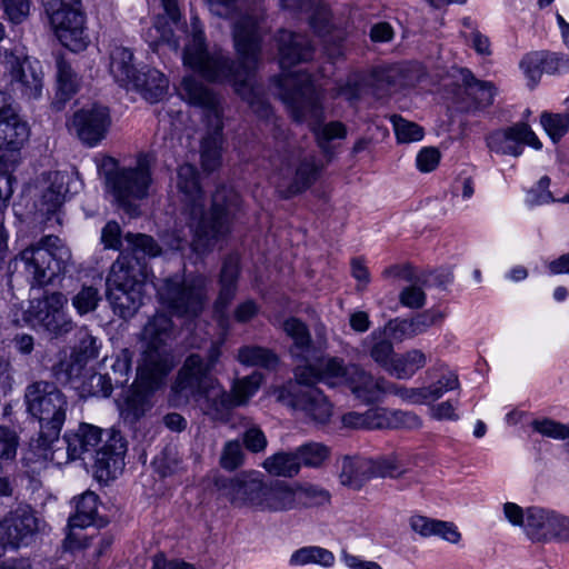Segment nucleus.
Returning a JSON list of instances; mask_svg holds the SVG:
<instances>
[{"mask_svg": "<svg viewBox=\"0 0 569 569\" xmlns=\"http://www.w3.org/2000/svg\"><path fill=\"white\" fill-rule=\"evenodd\" d=\"M56 64L58 94L61 96L63 100L70 99L78 89V77L63 57H58Z\"/></svg>", "mask_w": 569, "mask_h": 569, "instance_id": "obj_46", "label": "nucleus"}, {"mask_svg": "<svg viewBox=\"0 0 569 569\" xmlns=\"http://www.w3.org/2000/svg\"><path fill=\"white\" fill-rule=\"evenodd\" d=\"M100 345L87 329L78 333V343L73 348L69 359L60 362L58 373L64 375L66 381H73L83 376L87 363L97 358Z\"/></svg>", "mask_w": 569, "mask_h": 569, "instance_id": "obj_22", "label": "nucleus"}, {"mask_svg": "<svg viewBox=\"0 0 569 569\" xmlns=\"http://www.w3.org/2000/svg\"><path fill=\"white\" fill-rule=\"evenodd\" d=\"M28 138L27 122L18 116L11 97L0 91V149L19 150Z\"/></svg>", "mask_w": 569, "mask_h": 569, "instance_id": "obj_20", "label": "nucleus"}, {"mask_svg": "<svg viewBox=\"0 0 569 569\" xmlns=\"http://www.w3.org/2000/svg\"><path fill=\"white\" fill-rule=\"evenodd\" d=\"M277 41L279 63L283 71L312 57V46L305 34L281 30Z\"/></svg>", "mask_w": 569, "mask_h": 569, "instance_id": "obj_25", "label": "nucleus"}, {"mask_svg": "<svg viewBox=\"0 0 569 569\" xmlns=\"http://www.w3.org/2000/svg\"><path fill=\"white\" fill-rule=\"evenodd\" d=\"M67 297L59 291H44L29 300L23 311V322L37 330L59 337L72 330L73 323L66 312Z\"/></svg>", "mask_w": 569, "mask_h": 569, "instance_id": "obj_12", "label": "nucleus"}, {"mask_svg": "<svg viewBox=\"0 0 569 569\" xmlns=\"http://www.w3.org/2000/svg\"><path fill=\"white\" fill-rule=\"evenodd\" d=\"M426 363L427 356L419 349H411L399 356L396 353L388 373L397 379L408 380Z\"/></svg>", "mask_w": 569, "mask_h": 569, "instance_id": "obj_41", "label": "nucleus"}, {"mask_svg": "<svg viewBox=\"0 0 569 569\" xmlns=\"http://www.w3.org/2000/svg\"><path fill=\"white\" fill-rule=\"evenodd\" d=\"M543 60H542V52H530L527 53L520 61V68L522 69L525 76L529 79L531 82L530 86L535 87L542 72Z\"/></svg>", "mask_w": 569, "mask_h": 569, "instance_id": "obj_59", "label": "nucleus"}, {"mask_svg": "<svg viewBox=\"0 0 569 569\" xmlns=\"http://www.w3.org/2000/svg\"><path fill=\"white\" fill-rule=\"evenodd\" d=\"M180 96L204 111L209 131L201 141L200 158L203 170L212 172L221 166L222 158L223 126L219 98L193 77L182 79Z\"/></svg>", "mask_w": 569, "mask_h": 569, "instance_id": "obj_5", "label": "nucleus"}, {"mask_svg": "<svg viewBox=\"0 0 569 569\" xmlns=\"http://www.w3.org/2000/svg\"><path fill=\"white\" fill-rule=\"evenodd\" d=\"M101 300L100 292L92 286H83L80 291L73 296L72 306L81 316L94 311Z\"/></svg>", "mask_w": 569, "mask_h": 569, "instance_id": "obj_53", "label": "nucleus"}, {"mask_svg": "<svg viewBox=\"0 0 569 569\" xmlns=\"http://www.w3.org/2000/svg\"><path fill=\"white\" fill-rule=\"evenodd\" d=\"M60 42L73 52L83 50L88 44L84 32V16L80 10V0H42Z\"/></svg>", "mask_w": 569, "mask_h": 569, "instance_id": "obj_13", "label": "nucleus"}, {"mask_svg": "<svg viewBox=\"0 0 569 569\" xmlns=\"http://www.w3.org/2000/svg\"><path fill=\"white\" fill-rule=\"evenodd\" d=\"M390 120L399 142L409 143L422 139L423 129L417 123L408 121L398 114L391 116Z\"/></svg>", "mask_w": 569, "mask_h": 569, "instance_id": "obj_51", "label": "nucleus"}, {"mask_svg": "<svg viewBox=\"0 0 569 569\" xmlns=\"http://www.w3.org/2000/svg\"><path fill=\"white\" fill-rule=\"evenodd\" d=\"M486 144L491 152L513 157H519L522 153V144H528L537 150L542 147L536 133L525 122L491 132L486 137Z\"/></svg>", "mask_w": 569, "mask_h": 569, "instance_id": "obj_16", "label": "nucleus"}, {"mask_svg": "<svg viewBox=\"0 0 569 569\" xmlns=\"http://www.w3.org/2000/svg\"><path fill=\"white\" fill-rule=\"evenodd\" d=\"M243 451L238 440H230L224 443L221 456L220 465L226 470H234L242 465Z\"/></svg>", "mask_w": 569, "mask_h": 569, "instance_id": "obj_60", "label": "nucleus"}, {"mask_svg": "<svg viewBox=\"0 0 569 569\" xmlns=\"http://www.w3.org/2000/svg\"><path fill=\"white\" fill-rule=\"evenodd\" d=\"M32 286H44L62 272L71 260L70 249L57 236H44L20 253Z\"/></svg>", "mask_w": 569, "mask_h": 569, "instance_id": "obj_8", "label": "nucleus"}, {"mask_svg": "<svg viewBox=\"0 0 569 569\" xmlns=\"http://www.w3.org/2000/svg\"><path fill=\"white\" fill-rule=\"evenodd\" d=\"M144 37L153 51H156L161 43H167L174 50H177L179 46L178 41L172 39V30L163 24L161 19L154 22L153 27L146 32Z\"/></svg>", "mask_w": 569, "mask_h": 569, "instance_id": "obj_54", "label": "nucleus"}, {"mask_svg": "<svg viewBox=\"0 0 569 569\" xmlns=\"http://www.w3.org/2000/svg\"><path fill=\"white\" fill-rule=\"evenodd\" d=\"M98 496L87 491L76 499V512L69 517L68 526L72 529H86L97 525Z\"/></svg>", "mask_w": 569, "mask_h": 569, "instance_id": "obj_38", "label": "nucleus"}, {"mask_svg": "<svg viewBox=\"0 0 569 569\" xmlns=\"http://www.w3.org/2000/svg\"><path fill=\"white\" fill-rule=\"evenodd\" d=\"M333 555L320 547H303L295 551L290 558L291 565L319 563L329 567L333 563Z\"/></svg>", "mask_w": 569, "mask_h": 569, "instance_id": "obj_48", "label": "nucleus"}, {"mask_svg": "<svg viewBox=\"0 0 569 569\" xmlns=\"http://www.w3.org/2000/svg\"><path fill=\"white\" fill-rule=\"evenodd\" d=\"M24 403L27 411L39 421V435L31 441V447L44 459L61 463L63 453L59 455L53 443L59 440L67 418V397L54 383L40 380L26 387Z\"/></svg>", "mask_w": 569, "mask_h": 569, "instance_id": "obj_4", "label": "nucleus"}, {"mask_svg": "<svg viewBox=\"0 0 569 569\" xmlns=\"http://www.w3.org/2000/svg\"><path fill=\"white\" fill-rule=\"evenodd\" d=\"M459 386V379L455 372L448 371L443 373L437 381L423 387L427 402L430 403L440 399L446 392L456 390Z\"/></svg>", "mask_w": 569, "mask_h": 569, "instance_id": "obj_52", "label": "nucleus"}, {"mask_svg": "<svg viewBox=\"0 0 569 569\" xmlns=\"http://www.w3.org/2000/svg\"><path fill=\"white\" fill-rule=\"evenodd\" d=\"M152 163L151 154L140 153L133 166L117 167L106 172L107 190L122 208L129 210L132 200L148 197L152 184Z\"/></svg>", "mask_w": 569, "mask_h": 569, "instance_id": "obj_9", "label": "nucleus"}, {"mask_svg": "<svg viewBox=\"0 0 569 569\" xmlns=\"http://www.w3.org/2000/svg\"><path fill=\"white\" fill-rule=\"evenodd\" d=\"M385 393H391L399 397L401 400L411 405H426L427 398L425 395V388H408L405 386L389 383L386 385Z\"/></svg>", "mask_w": 569, "mask_h": 569, "instance_id": "obj_57", "label": "nucleus"}, {"mask_svg": "<svg viewBox=\"0 0 569 569\" xmlns=\"http://www.w3.org/2000/svg\"><path fill=\"white\" fill-rule=\"evenodd\" d=\"M282 329L293 340V346L290 349L291 356L300 362L310 361L316 348L312 345L307 326L299 319L291 317L283 321Z\"/></svg>", "mask_w": 569, "mask_h": 569, "instance_id": "obj_33", "label": "nucleus"}, {"mask_svg": "<svg viewBox=\"0 0 569 569\" xmlns=\"http://www.w3.org/2000/svg\"><path fill=\"white\" fill-rule=\"evenodd\" d=\"M371 459L363 457L345 458L340 472V481L343 486L360 489L370 479Z\"/></svg>", "mask_w": 569, "mask_h": 569, "instance_id": "obj_39", "label": "nucleus"}, {"mask_svg": "<svg viewBox=\"0 0 569 569\" xmlns=\"http://www.w3.org/2000/svg\"><path fill=\"white\" fill-rule=\"evenodd\" d=\"M467 94L473 100L476 109H485L493 103L497 89L492 82L480 81L469 70L461 71Z\"/></svg>", "mask_w": 569, "mask_h": 569, "instance_id": "obj_40", "label": "nucleus"}, {"mask_svg": "<svg viewBox=\"0 0 569 569\" xmlns=\"http://www.w3.org/2000/svg\"><path fill=\"white\" fill-rule=\"evenodd\" d=\"M8 62L10 64V82L13 88L28 99H38L43 87L40 62L28 57L23 59L11 57Z\"/></svg>", "mask_w": 569, "mask_h": 569, "instance_id": "obj_21", "label": "nucleus"}, {"mask_svg": "<svg viewBox=\"0 0 569 569\" xmlns=\"http://www.w3.org/2000/svg\"><path fill=\"white\" fill-rule=\"evenodd\" d=\"M263 468L277 477H295L300 471V462L298 461L296 451L284 452L280 451L268 457L263 463Z\"/></svg>", "mask_w": 569, "mask_h": 569, "instance_id": "obj_43", "label": "nucleus"}, {"mask_svg": "<svg viewBox=\"0 0 569 569\" xmlns=\"http://www.w3.org/2000/svg\"><path fill=\"white\" fill-rule=\"evenodd\" d=\"M210 11L222 18L236 19L233 23V30H236L237 24L243 23L246 20H250L254 22L257 33L259 36V46L261 47V36L258 27V21L252 16L240 14V10L242 7L241 0H207ZM234 36V31H232Z\"/></svg>", "mask_w": 569, "mask_h": 569, "instance_id": "obj_42", "label": "nucleus"}, {"mask_svg": "<svg viewBox=\"0 0 569 569\" xmlns=\"http://www.w3.org/2000/svg\"><path fill=\"white\" fill-rule=\"evenodd\" d=\"M221 355L220 343L212 342L206 359L191 353L180 368L172 390L186 401L199 402L206 415L212 419L219 416L229 403L227 391L211 375Z\"/></svg>", "mask_w": 569, "mask_h": 569, "instance_id": "obj_3", "label": "nucleus"}, {"mask_svg": "<svg viewBox=\"0 0 569 569\" xmlns=\"http://www.w3.org/2000/svg\"><path fill=\"white\" fill-rule=\"evenodd\" d=\"M293 176L290 181L278 184L279 191L284 198H290L309 189L320 177L323 164L313 156L305 154L293 164Z\"/></svg>", "mask_w": 569, "mask_h": 569, "instance_id": "obj_24", "label": "nucleus"}, {"mask_svg": "<svg viewBox=\"0 0 569 569\" xmlns=\"http://www.w3.org/2000/svg\"><path fill=\"white\" fill-rule=\"evenodd\" d=\"M102 429L87 422H81L76 430L67 431L63 441L67 446L66 461L86 459L93 456L102 443Z\"/></svg>", "mask_w": 569, "mask_h": 569, "instance_id": "obj_23", "label": "nucleus"}, {"mask_svg": "<svg viewBox=\"0 0 569 569\" xmlns=\"http://www.w3.org/2000/svg\"><path fill=\"white\" fill-rule=\"evenodd\" d=\"M523 529L533 531L569 532V517L540 506L527 507Z\"/></svg>", "mask_w": 569, "mask_h": 569, "instance_id": "obj_30", "label": "nucleus"}, {"mask_svg": "<svg viewBox=\"0 0 569 569\" xmlns=\"http://www.w3.org/2000/svg\"><path fill=\"white\" fill-rule=\"evenodd\" d=\"M239 263L240 260L237 254L228 256L222 263L219 279L220 290L214 302V311L219 315L221 323L227 320L226 310L237 292V281L240 273Z\"/></svg>", "mask_w": 569, "mask_h": 569, "instance_id": "obj_27", "label": "nucleus"}, {"mask_svg": "<svg viewBox=\"0 0 569 569\" xmlns=\"http://www.w3.org/2000/svg\"><path fill=\"white\" fill-rule=\"evenodd\" d=\"M264 481L260 473L248 472L219 481L223 495L236 507H250L258 509Z\"/></svg>", "mask_w": 569, "mask_h": 569, "instance_id": "obj_19", "label": "nucleus"}, {"mask_svg": "<svg viewBox=\"0 0 569 569\" xmlns=\"http://www.w3.org/2000/svg\"><path fill=\"white\" fill-rule=\"evenodd\" d=\"M279 94L298 122L309 121L312 130L322 120L320 96L306 72L283 73L278 80Z\"/></svg>", "mask_w": 569, "mask_h": 569, "instance_id": "obj_10", "label": "nucleus"}, {"mask_svg": "<svg viewBox=\"0 0 569 569\" xmlns=\"http://www.w3.org/2000/svg\"><path fill=\"white\" fill-rule=\"evenodd\" d=\"M127 445L119 431L111 430L106 441L96 450L92 468L94 476L100 481L116 478L124 467V453Z\"/></svg>", "mask_w": 569, "mask_h": 569, "instance_id": "obj_17", "label": "nucleus"}, {"mask_svg": "<svg viewBox=\"0 0 569 569\" xmlns=\"http://www.w3.org/2000/svg\"><path fill=\"white\" fill-rule=\"evenodd\" d=\"M361 347L377 365L389 372L396 352L390 335L386 329L378 328L373 330L362 340Z\"/></svg>", "mask_w": 569, "mask_h": 569, "instance_id": "obj_31", "label": "nucleus"}, {"mask_svg": "<svg viewBox=\"0 0 569 569\" xmlns=\"http://www.w3.org/2000/svg\"><path fill=\"white\" fill-rule=\"evenodd\" d=\"M114 382L109 373H92L83 382L82 389L94 397H109L112 392Z\"/></svg>", "mask_w": 569, "mask_h": 569, "instance_id": "obj_55", "label": "nucleus"}, {"mask_svg": "<svg viewBox=\"0 0 569 569\" xmlns=\"http://www.w3.org/2000/svg\"><path fill=\"white\" fill-rule=\"evenodd\" d=\"M329 453V448L320 442H307L296 449L300 467H320L328 459Z\"/></svg>", "mask_w": 569, "mask_h": 569, "instance_id": "obj_47", "label": "nucleus"}, {"mask_svg": "<svg viewBox=\"0 0 569 569\" xmlns=\"http://www.w3.org/2000/svg\"><path fill=\"white\" fill-rule=\"evenodd\" d=\"M349 366L343 360L335 357H318L317 350L310 361H303L295 368L293 375L297 381L305 386H313L323 382L330 387L345 385Z\"/></svg>", "mask_w": 569, "mask_h": 569, "instance_id": "obj_15", "label": "nucleus"}, {"mask_svg": "<svg viewBox=\"0 0 569 569\" xmlns=\"http://www.w3.org/2000/svg\"><path fill=\"white\" fill-rule=\"evenodd\" d=\"M535 431L545 437L563 440L569 438V426L551 419L533 420L531 423Z\"/></svg>", "mask_w": 569, "mask_h": 569, "instance_id": "obj_58", "label": "nucleus"}, {"mask_svg": "<svg viewBox=\"0 0 569 569\" xmlns=\"http://www.w3.org/2000/svg\"><path fill=\"white\" fill-rule=\"evenodd\" d=\"M160 303L178 316H197L206 299V279L174 274L154 283Z\"/></svg>", "mask_w": 569, "mask_h": 569, "instance_id": "obj_11", "label": "nucleus"}, {"mask_svg": "<svg viewBox=\"0 0 569 569\" xmlns=\"http://www.w3.org/2000/svg\"><path fill=\"white\" fill-rule=\"evenodd\" d=\"M169 86L168 79L157 69H147L139 71L130 89H133L149 102L160 101L167 93Z\"/></svg>", "mask_w": 569, "mask_h": 569, "instance_id": "obj_34", "label": "nucleus"}, {"mask_svg": "<svg viewBox=\"0 0 569 569\" xmlns=\"http://www.w3.org/2000/svg\"><path fill=\"white\" fill-rule=\"evenodd\" d=\"M348 372L345 385L359 400L371 403L379 400L381 393H385L387 385L385 379H375L371 373L357 365H349Z\"/></svg>", "mask_w": 569, "mask_h": 569, "instance_id": "obj_26", "label": "nucleus"}, {"mask_svg": "<svg viewBox=\"0 0 569 569\" xmlns=\"http://www.w3.org/2000/svg\"><path fill=\"white\" fill-rule=\"evenodd\" d=\"M18 436L8 427L0 426V460H12L17 455Z\"/></svg>", "mask_w": 569, "mask_h": 569, "instance_id": "obj_64", "label": "nucleus"}, {"mask_svg": "<svg viewBox=\"0 0 569 569\" xmlns=\"http://www.w3.org/2000/svg\"><path fill=\"white\" fill-rule=\"evenodd\" d=\"M293 491L296 495V502L305 506L323 505L328 502L330 498L328 491L316 486H305Z\"/></svg>", "mask_w": 569, "mask_h": 569, "instance_id": "obj_61", "label": "nucleus"}, {"mask_svg": "<svg viewBox=\"0 0 569 569\" xmlns=\"http://www.w3.org/2000/svg\"><path fill=\"white\" fill-rule=\"evenodd\" d=\"M177 186L192 220L193 250L202 253L229 232L231 217L240 203L239 194L232 188L218 187L212 194L210 212L206 213L199 174L190 163L179 167Z\"/></svg>", "mask_w": 569, "mask_h": 569, "instance_id": "obj_2", "label": "nucleus"}, {"mask_svg": "<svg viewBox=\"0 0 569 569\" xmlns=\"http://www.w3.org/2000/svg\"><path fill=\"white\" fill-rule=\"evenodd\" d=\"M550 178L541 177L537 184L529 190L527 194V202L530 206H541L556 201L551 191L549 190Z\"/></svg>", "mask_w": 569, "mask_h": 569, "instance_id": "obj_62", "label": "nucleus"}, {"mask_svg": "<svg viewBox=\"0 0 569 569\" xmlns=\"http://www.w3.org/2000/svg\"><path fill=\"white\" fill-rule=\"evenodd\" d=\"M234 48L238 62L231 61L220 50L209 52L204 46L203 32L194 29L192 39L184 49L183 62L210 81L231 83L260 119L269 120L272 109L251 83L260 58L259 36L253 21L246 20L244 24H237Z\"/></svg>", "mask_w": 569, "mask_h": 569, "instance_id": "obj_1", "label": "nucleus"}, {"mask_svg": "<svg viewBox=\"0 0 569 569\" xmlns=\"http://www.w3.org/2000/svg\"><path fill=\"white\" fill-rule=\"evenodd\" d=\"M262 375L253 372L242 379L237 380L232 387V393L227 392L229 399L228 407L219 415L214 416V420H223L234 407L246 403L259 389L262 382Z\"/></svg>", "mask_w": 569, "mask_h": 569, "instance_id": "obj_37", "label": "nucleus"}, {"mask_svg": "<svg viewBox=\"0 0 569 569\" xmlns=\"http://www.w3.org/2000/svg\"><path fill=\"white\" fill-rule=\"evenodd\" d=\"M276 395L278 401L300 412L308 421L316 425L330 421L332 403L319 388L305 386L295 378L277 388Z\"/></svg>", "mask_w": 569, "mask_h": 569, "instance_id": "obj_14", "label": "nucleus"}, {"mask_svg": "<svg viewBox=\"0 0 569 569\" xmlns=\"http://www.w3.org/2000/svg\"><path fill=\"white\" fill-rule=\"evenodd\" d=\"M172 336V321L164 313L154 315L143 327L144 343L142 363L138 377L147 389H154L173 367V357L167 349Z\"/></svg>", "mask_w": 569, "mask_h": 569, "instance_id": "obj_6", "label": "nucleus"}, {"mask_svg": "<svg viewBox=\"0 0 569 569\" xmlns=\"http://www.w3.org/2000/svg\"><path fill=\"white\" fill-rule=\"evenodd\" d=\"M4 17L13 24L26 21L30 14L31 0H1Z\"/></svg>", "mask_w": 569, "mask_h": 569, "instance_id": "obj_56", "label": "nucleus"}, {"mask_svg": "<svg viewBox=\"0 0 569 569\" xmlns=\"http://www.w3.org/2000/svg\"><path fill=\"white\" fill-rule=\"evenodd\" d=\"M376 84L381 89L401 86V70L398 67L376 69L372 73Z\"/></svg>", "mask_w": 569, "mask_h": 569, "instance_id": "obj_63", "label": "nucleus"}, {"mask_svg": "<svg viewBox=\"0 0 569 569\" xmlns=\"http://www.w3.org/2000/svg\"><path fill=\"white\" fill-rule=\"evenodd\" d=\"M12 192V177L10 174L0 176V268L8 256V233L3 228V209Z\"/></svg>", "mask_w": 569, "mask_h": 569, "instance_id": "obj_49", "label": "nucleus"}, {"mask_svg": "<svg viewBox=\"0 0 569 569\" xmlns=\"http://www.w3.org/2000/svg\"><path fill=\"white\" fill-rule=\"evenodd\" d=\"M147 273L118 258L107 278V296L113 312L123 319L132 318L142 305Z\"/></svg>", "mask_w": 569, "mask_h": 569, "instance_id": "obj_7", "label": "nucleus"}, {"mask_svg": "<svg viewBox=\"0 0 569 569\" xmlns=\"http://www.w3.org/2000/svg\"><path fill=\"white\" fill-rule=\"evenodd\" d=\"M409 528L415 533H457L458 527L450 521H442L422 515L409 518Z\"/></svg>", "mask_w": 569, "mask_h": 569, "instance_id": "obj_45", "label": "nucleus"}, {"mask_svg": "<svg viewBox=\"0 0 569 569\" xmlns=\"http://www.w3.org/2000/svg\"><path fill=\"white\" fill-rule=\"evenodd\" d=\"M541 126L553 142H558L569 130V113L543 112Z\"/></svg>", "mask_w": 569, "mask_h": 569, "instance_id": "obj_50", "label": "nucleus"}, {"mask_svg": "<svg viewBox=\"0 0 569 569\" xmlns=\"http://www.w3.org/2000/svg\"><path fill=\"white\" fill-rule=\"evenodd\" d=\"M110 124L109 109L98 104L77 111L72 118L77 136L89 147L97 146L106 138Z\"/></svg>", "mask_w": 569, "mask_h": 569, "instance_id": "obj_18", "label": "nucleus"}, {"mask_svg": "<svg viewBox=\"0 0 569 569\" xmlns=\"http://www.w3.org/2000/svg\"><path fill=\"white\" fill-rule=\"evenodd\" d=\"M124 241L127 243V247L122 250L119 258L124 257V261L131 264L127 260L126 253L131 254L136 260L137 263L132 264L133 267H141L142 270L146 272L144 267L140 263L141 259L144 258H154L161 254V247L159 243L149 234L144 233H132L128 232L124 236Z\"/></svg>", "mask_w": 569, "mask_h": 569, "instance_id": "obj_36", "label": "nucleus"}, {"mask_svg": "<svg viewBox=\"0 0 569 569\" xmlns=\"http://www.w3.org/2000/svg\"><path fill=\"white\" fill-rule=\"evenodd\" d=\"M4 533H39L46 530V522L28 505H19L0 522Z\"/></svg>", "mask_w": 569, "mask_h": 569, "instance_id": "obj_28", "label": "nucleus"}, {"mask_svg": "<svg viewBox=\"0 0 569 569\" xmlns=\"http://www.w3.org/2000/svg\"><path fill=\"white\" fill-rule=\"evenodd\" d=\"M237 359L244 366L274 369L278 357L269 349L259 346H244L238 350Z\"/></svg>", "mask_w": 569, "mask_h": 569, "instance_id": "obj_44", "label": "nucleus"}, {"mask_svg": "<svg viewBox=\"0 0 569 569\" xmlns=\"http://www.w3.org/2000/svg\"><path fill=\"white\" fill-rule=\"evenodd\" d=\"M109 71L121 87L130 89L139 73L133 64L132 51L121 46L113 47L110 51Z\"/></svg>", "mask_w": 569, "mask_h": 569, "instance_id": "obj_35", "label": "nucleus"}, {"mask_svg": "<svg viewBox=\"0 0 569 569\" xmlns=\"http://www.w3.org/2000/svg\"><path fill=\"white\" fill-rule=\"evenodd\" d=\"M296 505V495L293 489L283 481L274 480L263 485L260 495L258 509L280 511L292 508Z\"/></svg>", "mask_w": 569, "mask_h": 569, "instance_id": "obj_32", "label": "nucleus"}, {"mask_svg": "<svg viewBox=\"0 0 569 569\" xmlns=\"http://www.w3.org/2000/svg\"><path fill=\"white\" fill-rule=\"evenodd\" d=\"M81 182L77 177L67 172H56L51 186L44 191L41 210L54 213L69 194L77 193Z\"/></svg>", "mask_w": 569, "mask_h": 569, "instance_id": "obj_29", "label": "nucleus"}]
</instances>
